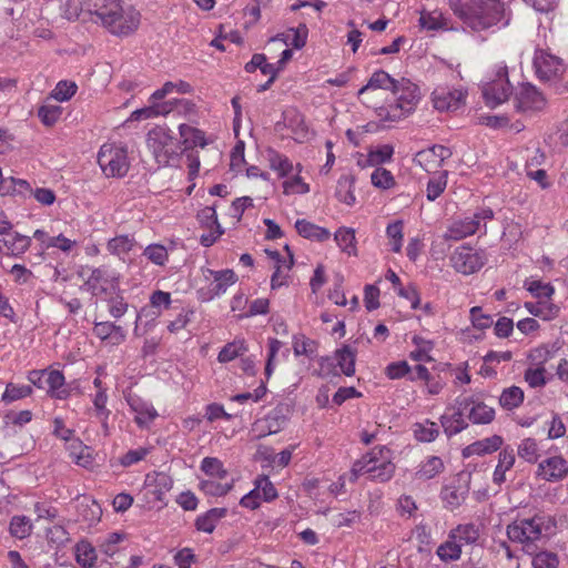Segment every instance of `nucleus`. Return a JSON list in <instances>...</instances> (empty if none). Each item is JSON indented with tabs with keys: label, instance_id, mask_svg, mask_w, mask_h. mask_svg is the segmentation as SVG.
<instances>
[{
	"label": "nucleus",
	"instance_id": "nucleus-1",
	"mask_svg": "<svg viewBox=\"0 0 568 568\" xmlns=\"http://www.w3.org/2000/svg\"><path fill=\"white\" fill-rule=\"evenodd\" d=\"M85 10L95 14L113 36L128 37L141 22L140 12L125 0H84Z\"/></svg>",
	"mask_w": 568,
	"mask_h": 568
},
{
	"label": "nucleus",
	"instance_id": "nucleus-2",
	"mask_svg": "<svg viewBox=\"0 0 568 568\" xmlns=\"http://www.w3.org/2000/svg\"><path fill=\"white\" fill-rule=\"evenodd\" d=\"M453 9L463 23L474 31L488 30L499 23L507 27L511 19L500 0H458Z\"/></svg>",
	"mask_w": 568,
	"mask_h": 568
},
{
	"label": "nucleus",
	"instance_id": "nucleus-3",
	"mask_svg": "<svg viewBox=\"0 0 568 568\" xmlns=\"http://www.w3.org/2000/svg\"><path fill=\"white\" fill-rule=\"evenodd\" d=\"M547 521L549 517L541 514L517 517L506 526V536L510 542L519 545L524 554L532 555L548 540Z\"/></svg>",
	"mask_w": 568,
	"mask_h": 568
},
{
	"label": "nucleus",
	"instance_id": "nucleus-4",
	"mask_svg": "<svg viewBox=\"0 0 568 568\" xmlns=\"http://www.w3.org/2000/svg\"><path fill=\"white\" fill-rule=\"evenodd\" d=\"M392 459L393 453L387 446H376L353 464L348 479L354 483L359 476L367 475L371 480L386 483L396 469Z\"/></svg>",
	"mask_w": 568,
	"mask_h": 568
},
{
	"label": "nucleus",
	"instance_id": "nucleus-5",
	"mask_svg": "<svg viewBox=\"0 0 568 568\" xmlns=\"http://www.w3.org/2000/svg\"><path fill=\"white\" fill-rule=\"evenodd\" d=\"M394 101L377 109L382 121L397 122L412 114L420 100L419 88L406 78L396 81L392 89Z\"/></svg>",
	"mask_w": 568,
	"mask_h": 568
},
{
	"label": "nucleus",
	"instance_id": "nucleus-6",
	"mask_svg": "<svg viewBox=\"0 0 568 568\" xmlns=\"http://www.w3.org/2000/svg\"><path fill=\"white\" fill-rule=\"evenodd\" d=\"M532 65L537 78L556 93L568 92V69L561 58L547 50L536 49Z\"/></svg>",
	"mask_w": 568,
	"mask_h": 568
},
{
	"label": "nucleus",
	"instance_id": "nucleus-7",
	"mask_svg": "<svg viewBox=\"0 0 568 568\" xmlns=\"http://www.w3.org/2000/svg\"><path fill=\"white\" fill-rule=\"evenodd\" d=\"M146 145L159 165H170L183 153L180 141L168 126L156 125L146 134Z\"/></svg>",
	"mask_w": 568,
	"mask_h": 568
},
{
	"label": "nucleus",
	"instance_id": "nucleus-8",
	"mask_svg": "<svg viewBox=\"0 0 568 568\" xmlns=\"http://www.w3.org/2000/svg\"><path fill=\"white\" fill-rule=\"evenodd\" d=\"M98 164L106 178H123L130 169L126 148L115 143H104L98 153Z\"/></svg>",
	"mask_w": 568,
	"mask_h": 568
},
{
	"label": "nucleus",
	"instance_id": "nucleus-9",
	"mask_svg": "<svg viewBox=\"0 0 568 568\" xmlns=\"http://www.w3.org/2000/svg\"><path fill=\"white\" fill-rule=\"evenodd\" d=\"M494 216L495 213L490 207H480L471 216H465L452 222L444 234V239L447 241H460L480 231L481 226L484 227V234H486V223L491 221Z\"/></svg>",
	"mask_w": 568,
	"mask_h": 568
},
{
	"label": "nucleus",
	"instance_id": "nucleus-10",
	"mask_svg": "<svg viewBox=\"0 0 568 568\" xmlns=\"http://www.w3.org/2000/svg\"><path fill=\"white\" fill-rule=\"evenodd\" d=\"M452 267L463 275L477 273L488 261L484 248H473L469 245H460L454 250L450 257Z\"/></svg>",
	"mask_w": 568,
	"mask_h": 568
},
{
	"label": "nucleus",
	"instance_id": "nucleus-11",
	"mask_svg": "<svg viewBox=\"0 0 568 568\" xmlns=\"http://www.w3.org/2000/svg\"><path fill=\"white\" fill-rule=\"evenodd\" d=\"M356 349L349 345H343L335 351L334 357H322L320 361V375L322 377L339 375L346 376L355 374Z\"/></svg>",
	"mask_w": 568,
	"mask_h": 568
},
{
	"label": "nucleus",
	"instance_id": "nucleus-12",
	"mask_svg": "<svg viewBox=\"0 0 568 568\" xmlns=\"http://www.w3.org/2000/svg\"><path fill=\"white\" fill-rule=\"evenodd\" d=\"M203 276L210 283L206 287L197 291V297L201 302H210L223 295L237 281L236 274L230 268L221 271L205 268L203 270Z\"/></svg>",
	"mask_w": 568,
	"mask_h": 568
},
{
	"label": "nucleus",
	"instance_id": "nucleus-13",
	"mask_svg": "<svg viewBox=\"0 0 568 568\" xmlns=\"http://www.w3.org/2000/svg\"><path fill=\"white\" fill-rule=\"evenodd\" d=\"M511 91L513 87L508 80V71L505 64L498 65L495 79L483 85V97L486 104L493 108L508 100Z\"/></svg>",
	"mask_w": 568,
	"mask_h": 568
},
{
	"label": "nucleus",
	"instance_id": "nucleus-14",
	"mask_svg": "<svg viewBox=\"0 0 568 568\" xmlns=\"http://www.w3.org/2000/svg\"><path fill=\"white\" fill-rule=\"evenodd\" d=\"M120 275L108 265H101L92 268L90 275L85 280L88 290L92 295H105L119 288Z\"/></svg>",
	"mask_w": 568,
	"mask_h": 568
},
{
	"label": "nucleus",
	"instance_id": "nucleus-15",
	"mask_svg": "<svg viewBox=\"0 0 568 568\" xmlns=\"http://www.w3.org/2000/svg\"><path fill=\"white\" fill-rule=\"evenodd\" d=\"M466 91L438 87L432 93L434 108L438 111H456L465 103Z\"/></svg>",
	"mask_w": 568,
	"mask_h": 568
},
{
	"label": "nucleus",
	"instance_id": "nucleus-16",
	"mask_svg": "<svg viewBox=\"0 0 568 568\" xmlns=\"http://www.w3.org/2000/svg\"><path fill=\"white\" fill-rule=\"evenodd\" d=\"M287 423L283 407H275L265 417L257 419L252 426V433L257 439L281 432Z\"/></svg>",
	"mask_w": 568,
	"mask_h": 568
},
{
	"label": "nucleus",
	"instance_id": "nucleus-17",
	"mask_svg": "<svg viewBox=\"0 0 568 568\" xmlns=\"http://www.w3.org/2000/svg\"><path fill=\"white\" fill-rule=\"evenodd\" d=\"M470 403V399H464L459 396L455 400L456 410L452 415L444 414L440 416L439 420L447 437H453L468 427L464 413L468 409Z\"/></svg>",
	"mask_w": 568,
	"mask_h": 568
},
{
	"label": "nucleus",
	"instance_id": "nucleus-18",
	"mask_svg": "<svg viewBox=\"0 0 568 568\" xmlns=\"http://www.w3.org/2000/svg\"><path fill=\"white\" fill-rule=\"evenodd\" d=\"M468 493V485L458 477L442 488L440 498L446 508L454 510L466 500Z\"/></svg>",
	"mask_w": 568,
	"mask_h": 568
},
{
	"label": "nucleus",
	"instance_id": "nucleus-19",
	"mask_svg": "<svg viewBox=\"0 0 568 568\" xmlns=\"http://www.w3.org/2000/svg\"><path fill=\"white\" fill-rule=\"evenodd\" d=\"M568 474V462L561 456H552L544 459L538 465L537 475L547 481H558Z\"/></svg>",
	"mask_w": 568,
	"mask_h": 568
},
{
	"label": "nucleus",
	"instance_id": "nucleus-20",
	"mask_svg": "<svg viewBox=\"0 0 568 568\" xmlns=\"http://www.w3.org/2000/svg\"><path fill=\"white\" fill-rule=\"evenodd\" d=\"M545 104L542 94L530 83L523 84L516 95V108L520 111H540Z\"/></svg>",
	"mask_w": 568,
	"mask_h": 568
},
{
	"label": "nucleus",
	"instance_id": "nucleus-21",
	"mask_svg": "<svg viewBox=\"0 0 568 568\" xmlns=\"http://www.w3.org/2000/svg\"><path fill=\"white\" fill-rule=\"evenodd\" d=\"M93 334L102 342L118 346L126 338V331L114 322H94Z\"/></svg>",
	"mask_w": 568,
	"mask_h": 568
},
{
	"label": "nucleus",
	"instance_id": "nucleus-22",
	"mask_svg": "<svg viewBox=\"0 0 568 568\" xmlns=\"http://www.w3.org/2000/svg\"><path fill=\"white\" fill-rule=\"evenodd\" d=\"M128 405L135 414L134 422L141 428H146L158 417V412L150 404L136 395H130L126 398Z\"/></svg>",
	"mask_w": 568,
	"mask_h": 568
},
{
	"label": "nucleus",
	"instance_id": "nucleus-23",
	"mask_svg": "<svg viewBox=\"0 0 568 568\" xmlns=\"http://www.w3.org/2000/svg\"><path fill=\"white\" fill-rule=\"evenodd\" d=\"M396 81L397 80L390 77L386 71L377 70L371 75L368 82L358 90L357 95L363 103H368L367 94L371 91H375L377 89L392 91Z\"/></svg>",
	"mask_w": 568,
	"mask_h": 568
},
{
	"label": "nucleus",
	"instance_id": "nucleus-24",
	"mask_svg": "<svg viewBox=\"0 0 568 568\" xmlns=\"http://www.w3.org/2000/svg\"><path fill=\"white\" fill-rule=\"evenodd\" d=\"M33 189L30 183L23 179L8 176L0 180V195L1 196H18L21 199L30 197Z\"/></svg>",
	"mask_w": 568,
	"mask_h": 568
},
{
	"label": "nucleus",
	"instance_id": "nucleus-25",
	"mask_svg": "<svg viewBox=\"0 0 568 568\" xmlns=\"http://www.w3.org/2000/svg\"><path fill=\"white\" fill-rule=\"evenodd\" d=\"M503 443L504 440L501 436L493 435L490 437L474 442L470 445L466 446L462 450V456L464 458H469L474 455L481 456L486 454H491L494 452H497L501 447Z\"/></svg>",
	"mask_w": 568,
	"mask_h": 568
},
{
	"label": "nucleus",
	"instance_id": "nucleus-26",
	"mask_svg": "<svg viewBox=\"0 0 568 568\" xmlns=\"http://www.w3.org/2000/svg\"><path fill=\"white\" fill-rule=\"evenodd\" d=\"M45 392L48 396L54 399L64 400L71 396V389L65 384V378L60 371H50L47 376Z\"/></svg>",
	"mask_w": 568,
	"mask_h": 568
},
{
	"label": "nucleus",
	"instance_id": "nucleus-27",
	"mask_svg": "<svg viewBox=\"0 0 568 568\" xmlns=\"http://www.w3.org/2000/svg\"><path fill=\"white\" fill-rule=\"evenodd\" d=\"M464 399H470L471 403L468 407V419L473 424L485 425L490 424L495 418V409L484 402L475 399L473 396L463 397Z\"/></svg>",
	"mask_w": 568,
	"mask_h": 568
},
{
	"label": "nucleus",
	"instance_id": "nucleus-28",
	"mask_svg": "<svg viewBox=\"0 0 568 568\" xmlns=\"http://www.w3.org/2000/svg\"><path fill=\"white\" fill-rule=\"evenodd\" d=\"M179 133L182 139L180 141L183 152L195 146L204 148L207 144L205 133L202 130L193 128L189 124H180Z\"/></svg>",
	"mask_w": 568,
	"mask_h": 568
},
{
	"label": "nucleus",
	"instance_id": "nucleus-29",
	"mask_svg": "<svg viewBox=\"0 0 568 568\" xmlns=\"http://www.w3.org/2000/svg\"><path fill=\"white\" fill-rule=\"evenodd\" d=\"M227 515L226 508H211L206 513L197 516L195 528L205 534H212L217 523Z\"/></svg>",
	"mask_w": 568,
	"mask_h": 568
},
{
	"label": "nucleus",
	"instance_id": "nucleus-30",
	"mask_svg": "<svg viewBox=\"0 0 568 568\" xmlns=\"http://www.w3.org/2000/svg\"><path fill=\"white\" fill-rule=\"evenodd\" d=\"M480 537L478 526L473 523L460 524L449 530V538H455L463 546L475 545Z\"/></svg>",
	"mask_w": 568,
	"mask_h": 568
},
{
	"label": "nucleus",
	"instance_id": "nucleus-31",
	"mask_svg": "<svg viewBox=\"0 0 568 568\" xmlns=\"http://www.w3.org/2000/svg\"><path fill=\"white\" fill-rule=\"evenodd\" d=\"M355 178L351 174L341 175L335 191V196L342 203L352 206L356 202L354 194Z\"/></svg>",
	"mask_w": 568,
	"mask_h": 568
},
{
	"label": "nucleus",
	"instance_id": "nucleus-32",
	"mask_svg": "<svg viewBox=\"0 0 568 568\" xmlns=\"http://www.w3.org/2000/svg\"><path fill=\"white\" fill-rule=\"evenodd\" d=\"M295 229L301 236L318 242H324L331 236V233L327 229L318 226L306 220H297L295 222Z\"/></svg>",
	"mask_w": 568,
	"mask_h": 568
},
{
	"label": "nucleus",
	"instance_id": "nucleus-33",
	"mask_svg": "<svg viewBox=\"0 0 568 568\" xmlns=\"http://www.w3.org/2000/svg\"><path fill=\"white\" fill-rule=\"evenodd\" d=\"M31 244V237L17 232H8L3 235V246L13 256L22 255Z\"/></svg>",
	"mask_w": 568,
	"mask_h": 568
},
{
	"label": "nucleus",
	"instance_id": "nucleus-34",
	"mask_svg": "<svg viewBox=\"0 0 568 568\" xmlns=\"http://www.w3.org/2000/svg\"><path fill=\"white\" fill-rule=\"evenodd\" d=\"M445 469L444 462L438 456H428L423 460L416 471V478L429 480L442 474Z\"/></svg>",
	"mask_w": 568,
	"mask_h": 568
},
{
	"label": "nucleus",
	"instance_id": "nucleus-35",
	"mask_svg": "<svg viewBox=\"0 0 568 568\" xmlns=\"http://www.w3.org/2000/svg\"><path fill=\"white\" fill-rule=\"evenodd\" d=\"M33 530L32 520L26 515H14L9 523V534L16 539L28 538Z\"/></svg>",
	"mask_w": 568,
	"mask_h": 568
},
{
	"label": "nucleus",
	"instance_id": "nucleus-36",
	"mask_svg": "<svg viewBox=\"0 0 568 568\" xmlns=\"http://www.w3.org/2000/svg\"><path fill=\"white\" fill-rule=\"evenodd\" d=\"M307 39V28L301 24L298 28H291L282 34L272 38V41L281 40L286 45H292L295 49H301L305 45Z\"/></svg>",
	"mask_w": 568,
	"mask_h": 568
},
{
	"label": "nucleus",
	"instance_id": "nucleus-37",
	"mask_svg": "<svg viewBox=\"0 0 568 568\" xmlns=\"http://www.w3.org/2000/svg\"><path fill=\"white\" fill-rule=\"evenodd\" d=\"M525 308L534 316L544 321H551L559 315L560 308L554 303L548 302H526Z\"/></svg>",
	"mask_w": 568,
	"mask_h": 568
},
{
	"label": "nucleus",
	"instance_id": "nucleus-38",
	"mask_svg": "<svg viewBox=\"0 0 568 568\" xmlns=\"http://www.w3.org/2000/svg\"><path fill=\"white\" fill-rule=\"evenodd\" d=\"M135 244L136 242L133 236L123 234L110 239L106 243V250L110 254L122 257L132 251Z\"/></svg>",
	"mask_w": 568,
	"mask_h": 568
},
{
	"label": "nucleus",
	"instance_id": "nucleus-39",
	"mask_svg": "<svg viewBox=\"0 0 568 568\" xmlns=\"http://www.w3.org/2000/svg\"><path fill=\"white\" fill-rule=\"evenodd\" d=\"M150 101L152 102V105L133 111L130 119L135 121L146 120L158 115H166L172 111V102L156 104L155 101L151 99Z\"/></svg>",
	"mask_w": 568,
	"mask_h": 568
},
{
	"label": "nucleus",
	"instance_id": "nucleus-40",
	"mask_svg": "<svg viewBox=\"0 0 568 568\" xmlns=\"http://www.w3.org/2000/svg\"><path fill=\"white\" fill-rule=\"evenodd\" d=\"M419 24L423 29L429 31L447 30L448 21L444 14L438 11H423L419 17Z\"/></svg>",
	"mask_w": 568,
	"mask_h": 568
},
{
	"label": "nucleus",
	"instance_id": "nucleus-41",
	"mask_svg": "<svg viewBox=\"0 0 568 568\" xmlns=\"http://www.w3.org/2000/svg\"><path fill=\"white\" fill-rule=\"evenodd\" d=\"M462 554V546L455 538H449V535L447 540L442 542L436 549V555L443 562L457 561L460 559Z\"/></svg>",
	"mask_w": 568,
	"mask_h": 568
},
{
	"label": "nucleus",
	"instance_id": "nucleus-42",
	"mask_svg": "<svg viewBox=\"0 0 568 568\" xmlns=\"http://www.w3.org/2000/svg\"><path fill=\"white\" fill-rule=\"evenodd\" d=\"M413 433L418 442L432 443L438 437L439 428L435 422L426 419L423 423L414 424Z\"/></svg>",
	"mask_w": 568,
	"mask_h": 568
},
{
	"label": "nucleus",
	"instance_id": "nucleus-43",
	"mask_svg": "<svg viewBox=\"0 0 568 568\" xmlns=\"http://www.w3.org/2000/svg\"><path fill=\"white\" fill-rule=\"evenodd\" d=\"M293 352L295 356L304 355L312 359L317 355V343L303 334L294 335Z\"/></svg>",
	"mask_w": 568,
	"mask_h": 568
},
{
	"label": "nucleus",
	"instance_id": "nucleus-44",
	"mask_svg": "<svg viewBox=\"0 0 568 568\" xmlns=\"http://www.w3.org/2000/svg\"><path fill=\"white\" fill-rule=\"evenodd\" d=\"M334 239L343 252L348 255H356V237L353 229L339 227L335 232Z\"/></svg>",
	"mask_w": 568,
	"mask_h": 568
},
{
	"label": "nucleus",
	"instance_id": "nucleus-45",
	"mask_svg": "<svg viewBox=\"0 0 568 568\" xmlns=\"http://www.w3.org/2000/svg\"><path fill=\"white\" fill-rule=\"evenodd\" d=\"M173 92L181 93V94L191 93L192 85L189 82L183 81V80H179L178 82L168 81L162 85V88L158 89L156 91H154L152 93L151 100H153V101L162 100L168 94L173 93Z\"/></svg>",
	"mask_w": 568,
	"mask_h": 568
},
{
	"label": "nucleus",
	"instance_id": "nucleus-46",
	"mask_svg": "<svg viewBox=\"0 0 568 568\" xmlns=\"http://www.w3.org/2000/svg\"><path fill=\"white\" fill-rule=\"evenodd\" d=\"M247 352L244 339H236L227 343L219 353L217 361L220 363H229L237 357L243 356Z\"/></svg>",
	"mask_w": 568,
	"mask_h": 568
},
{
	"label": "nucleus",
	"instance_id": "nucleus-47",
	"mask_svg": "<svg viewBox=\"0 0 568 568\" xmlns=\"http://www.w3.org/2000/svg\"><path fill=\"white\" fill-rule=\"evenodd\" d=\"M524 402V390L518 386L505 388L499 396V404L507 410L519 407Z\"/></svg>",
	"mask_w": 568,
	"mask_h": 568
},
{
	"label": "nucleus",
	"instance_id": "nucleus-48",
	"mask_svg": "<svg viewBox=\"0 0 568 568\" xmlns=\"http://www.w3.org/2000/svg\"><path fill=\"white\" fill-rule=\"evenodd\" d=\"M75 557L81 567L91 568L97 560V550L89 541L81 540L75 545Z\"/></svg>",
	"mask_w": 568,
	"mask_h": 568
},
{
	"label": "nucleus",
	"instance_id": "nucleus-49",
	"mask_svg": "<svg viewBox=\"0 0 568 568\" xmlns=\"http://www.w3.org/2000/svg\"><path fill=\"white\" fill-rule=\"evenodd\" d=\"M94 415L101 422L104 430H108V419L111 414V410L106 407L108 403V394L106 389L98 390L97 394L92 398Z\"/></svg>",
	"mask_w": 568,
	"mask_h": 568
},
{
	"label": "nucleus",
	"instance_id": "nucleus-50",
	"mask_svg": "<svg viewBox=\"0 0 568 568\" xmlns=\"http://www.w3.org/2000/svg\"><path fill=\"white\" fill-rule=\"evenodd\" d=\"M105 302L108 305L109 314L115 320L124 316L129 310V303L125 301L119 288L113 291V294L105 298Z\"/></svg>",
	"mask_w": 568,
	"mask_h": 568
},
{
	"label": "nucleus",
	"instance_id": "nucleus-51",
	"mask_svg": "<svg viewBox=\"0 0 568 568\" xmlns=\"http://www.w3.org/2000/svg\"><path fill=\"white\" fill-rule=\"evenodd\" d=\"M386 235L389 239L392 251L399 253L402 251L404 240V222L402 220H396L389 223L386 227Z\"/></svg>",
	"mask_w": 568,
	"mask_h": 568
},
{
	"label": "nucleus",
	"instance_id": "nucleus-52",
	"mask_svg": "<svg viewBox=\"0 0 568 568\" xmlns=\"http://www.w3.org/2000/svg\"><path fill=\"white\" fill-rule=\"evenodd\" d=\"M518 456L527 463L535 464L539 458V447L535 438H525L517 448Z\"/></svg>",
	"mask_w": 568,
	"mask_h": 568
},
{
	"label": "nucleus",
	"instance_id": "nucleus-53",
	"mask_svg": "<svg viewBox=\"0 0 568 568\" xmlns=\"http://www.w3.org/2000/svg\"><path fill=\"white\" fill-rule=\"evenodd\" d=\"M78 90V85L73 81L61 80L51 91L50 97L59 102L69 101Z\"/></svg>",
	"mask_w": 568,
	"mask_h": 568
},
{
	"label": "nucleus",
	"instance_id": "nucleus-54",
	"mask_svg": "<svg viewBox=\"0 0 568 568\" xmlns=\"http://www.w3.org/2000/svg\"><path fill=\"white\" fill-rule=\"evenodd\" d=\"M143 256L158 266H164L169 261L166 247L158 243L148 245L143 251Z\"/></svg>",
	"mask_w": 568,
	"mask_h": 568
},
{
	"label": "nucleus",
	"instance_id": "nucleus-55",
	"mask_svg": "<svg viewBox=\"0 0 568 568\" xmlns=\"http://www.w3.org/2000/svg\"><path fill=\"white\" fill-rule=\"evenodd\" d=\"M530 556L534 568H558L559 559L555 552L538 549Z\"/></svg>",
	"mask_w": 568,
	"mask_h": 568
},
{
	"label": "nucleus",
	"instance_id": "nucleus-56",
	"mask_svg": "<svg viewBox=\"0 0 568 568\" xmlns=\"http://www.w3.org/2000/svg\"><path fill=\"white\" fill-rule=\"evenodd\" d=\"M270 166L276 171L281 178L288 175L293 171V164L287 156L277 152L268 154Z\"/></svg>",
	"mask_w": 568,
	"mask_h": 568
},
{
	"label": "nucleus",
	"instance_id": "nucleus-57",
	"mask_svg": "<svg viewBox=\"0 0 568 568\" xmlns=\"http://www.w3.org/2000/svg\"><path fill=\"white\" fill-rule=\"evenodd\" d=\"M62 114V108L55 104H43L38 109V116L45 126H52Z\"/></svg>",
	"mask_w": 568,
	"mask_h": 568
},
{
	"label": "nucleus",
	"instance_id": "nucleus-58",
	"mask_svg": "<svg viewBox=\"0 0 568 568\" xmlns=\"http://www.w3.org/2000/svg\"><path fill=\"white\" fill-rule=\"evenodd\" d=\"M125 539V535L121 532H111L105 538H103L99 548L100 551L103 552L108 557H112L119 550V544Z\"/></svg>",
	"mask_w": 568,
	"mask_h": 568
},
{
	"label": "nucleus",
	"instance_id": "nucleus-59",
	"mask_svg": "<svg viewBox=\"0 0 568 568\" xmlns=\"http://www.w3.org/2000/svg\"><path fill=\"white\" fill-rule=\"evenodd\" d=\"M201 470L209 476H215L220 479L226 477L227 471L223 467V463L215 457H205L201 462Z\"/></svg>",
	"mask_w": 568,
	"mask_h": 568
},
{
	"label": "nucleus",
	"instance_id": "nucleus-60",
	"mask_svg": "<svg viewBox=\"0 0 568 568\" xmlns=\"http://www.w3.org/2000/svg\"><path fill=\"white\" fill-rule=\"evenodd\" d=\"M447 185V174L442 173L438 176L429 179L427 182L426 196L428 201H435L445 191Z\"/></svg>",
	"mask_w": 568,
	"mask_h": 568
},
{
	"label": "nucleus",
	"instance_id": "nucleus-61",
	"mask_svg": "<svg viewBox=\"0 0 568 568\" xmlns=\"http://www.w3.org/2000/svg\"><path fill=\"white\" fill-rule=\"evenodd\" d=\"M372 184L382 190H388L395 185V180L390 171L384 168H377L371 175Z\"/></svg>",
	"mask_w": 568,
	"mask_h": 568
},
{
	"label": "nucleus",
	"instance_id": "nucleus-62",
	"mask_svg": "<svg viewBox=\"0 0 568 568\" xmlns=\"http://www.w3.org/2000/svg\"><path fill=\"white\" fill-rule=\"evenodd\" d=\"M32 394V387L29 385H17L9 383L2 394V400L14 402Z\"/></svg>",
	"mask_w": 568,
	"mask_h": 568
},
{
	"label": "nucleus",
	"instance_id": "nucleus-63",
	"mask_svg": "<svg viewBox=\"0 0 568 568\" xmlns=\"http://www.w3.org/2000/svg\"><path fill=\"white\" fill-rule=\"evenodd\" d=\"M525 287L534 297H547L550 298L555 293V287L550 283H542L541 281H527Z\"/></svg>",
	"mask_w": 568,
	"mask_h": 568
},
{
	"label": "nucleus",
	"instance_id": "nucleus-64",
	"mask_svg": "<svg viewBox=\"0 0 568 568\" xmlns=\"http://www.w3.org/2000/svg\"><path fill=\"white\" fill-rule=\"evenodd\" d=\"M254 484L264 501L268 503L277 498V490L267 476H258Z\"/></svg>",
	"mask_w": 568,
	"mask_h": 568
}]
</instances>
